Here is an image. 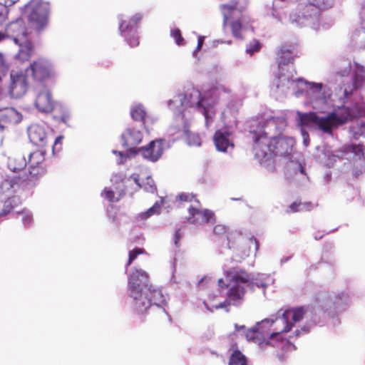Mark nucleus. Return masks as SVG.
Segmentation results:
<instances>
[{
  "label": "nucleus",
  "instance_id": "nucleus-53",
  "mask_svg": "<svg viewBox=\"0 0 365 365\" xmlns=\"http://www.w3.org/2000/svg\"><path fill=\"white\" fill-rule=\"evenodd\" d=\"M231 302H232V300H230L228 297H227V299L225 300V302H221L219 304L216 305L215 306V308L216 309H220V308H225L228 306H230L231 304Z\"/></svg>",
  "mask_w": 365,
  "mask_h": 365
},
{
  "label": "nucleus",
  "instance_id": "nucleus-15",
  "mask_svg": "<svg viewBox=\"0 0 365 365\" xmlns=\"http://www.w3.org/2000/svg\"><path fill=\"white\" fill-rule=\"evenodd\" d=\"M164 140L162 139L152 140L146 146L139 148L138 152L143 158L153 161H157L163 153Z\"/></svg>",
  "mask_w": 365,
  "mask_h": 365
},
{
  "label": "nucleus",
  "instance_id": "nucleus-41",
  "mask_svg": "<svg viewBox=\"0 0 365 365\" xmlns=\"http://www.w3.org/2000/svg\"><path fill=\"white\" fill-rule=\"evenodd\" d=\"M160 207L155 203L153 207H150L147 211L141 213V217L143 219H148L152 215L159 212Z\"/></svg>",
  "mask_w": 365,
  "mask_h": 365
},
{
  "label": "nucleus",
  "instance_id": "nucleus-43",
  "mask_svg": "<svg viewBox=\"0 0 365 365\" xmlns=\"http://www.w3.org/2000/svg\"><path fill=\"white\" fill-rule=\"evenodd\" d=\"M9 70V66L6 62L4 56L0 53V73L5 74Z\"/></svg>",
  "mask_w": 365,
  "mask_h": 365
},
{
  "label": "nucleus",
  "instance_id": "nucleus-45",
  "mask_svg": "<svg viewBox=\"0 0 365 365\" xmlns=\"http://www.w3.org/2000/svg\"><path fill=\"white\" fill-rule=\"evenodd\" d=\"M178 198L182 202H192L193 200H195V197L193 195L188 193H181L178 195Z\"/></svg>",
  "mask_w": 365,
  "mask_h": 365
},
{
  "label": "nucleus",
  "instance_id": "nucleus-13",
  "mask_svg": "<svg viewBox=\"0 0 365 365\" xmlns=\"http://www.w3.org/2000/svg\"><path fill=\"white\" fill-rule=\"evenodd\" d=\"M5 30L8 38L13 39L15 43H20L27 39L26 27L21 19L9 23Z\"/></svg>",
  "mask_w": 365,
  "mask_h": 365
},
{
  "label": "nucleus",
  "instance_id": "nucleus-28",
  "mask_svg": "<svg viewBox=\"0 0 365 365\" xmlns=\"http://www.w3.org/2000/svg\"><path fill=\"white\" fill-rule=\"evenodd\" d=\"M21 202L19 197L13 196L9 197L4 201L3 210L4 214L7 215L11 211H13L15 208H16L19 205H21Z\"/></svg>",
  "mask_w": 365,
  "mask_h": 365
},
{
  "label": "nucleus",
  "instance_id": "nucleus-51",
  "mask_svg": "<svg viewBox=\"0 0 365 365\" xmlns=\"http://www.w3.org/2000/svg\"><path fill=\"white\" fill-rule=\"evenodd\" d=\"M182 237V233L181 232L180 229H178L175 231V235H174V243L176 247H179L180 241Z\"/></svg>",
  "mask_w": 365,
  "mask_h": 365
},
{
  "label": "nucleus",
  "instance_id": "nucleus-18",
  "mask_svg": "<svg viewBox=\"0 0 365 365\" xmlns=\"http://www.w3.org/2000/svg\"><path fill=\"white\" fill-rule=\"evenodd\" d=\"M30 140L36 145H45L48 135L44 128L38 124L31 125L28 130Z\"/></svg>",
  "mask_w": 365,
  "mask_h": 365
},
{
  "label": "nucleus",
  "instance_id": "nucleus-57",
  "mask_svg": "<svg viewBox=\"0 0 365 365\" xmlns=\"http://www.w3.org/2000/svg\"><path fill=\"white\" fill-rule=\"evenodd\" d=\"M249 242L250 244H253L255 245V250L257 251L259 249V243L257 241V240L255 237H252L249 239Z\"/></svg>",
  "mask_w": 365,
  "mask_h": 365
},
{
  "label": "nucleus",
  "instance_id": "nucleus-3",
  "mask_svg": "<svg viewBox=\"0 0 365 365\" xmlns=\"http://www.w3.org/2000/svg\"><path fill=\"white\" fill-rule=\"evenodd\" d=\"M220 10L223 16V26H229L232 36L242 39L243 37L241 31L250 22L249 16L245 14L244 8L239 6L237 1H232L221 4Z\"/></svg>",
  "mask_w": 365,
  "mask_h": 365
},
{
  "label": "nucleus",
  "instance_id": "nucleus-5",
  "mask_svg": "<svg viewBox=\"0 0 365 365\" xmlns=\"http://www.w3.org/2000/svg\"><path fill=\"white\" fill-rule=\"evenodd\" d=\"M277 61L278 64L279 73L277 78L279 83L277 87L284 86L289 83H293L296 71L294 68L295 58L298 57L295 53V46L294 45H282L277 52Z\"/></svg>",
  "mask_w": 365,
  "mask_h": 365
},
{
  "label": "nucleus",
  "instance_id": "nucleus-10",
  "mask_svg": "<svg viewBox=\"0 0 365 365\" xmlns=\"http://www.w3.org/2000/svg\"><path fill=\"white\" fill-rule=\"evenodd\" d=\"M321 11L308 1L307 4H302L294 11L289 14V21L292 24L302 26L309 20L318 19Z\"/></svg>",
  "mask_w": 365,
  "mask_h": 365
},
{
  "label": "nucleus",
  "instance_id": "nucleus-11",
  "mask_svg": "<svg viewBox=\"0 0 365 365\" xmlns=\"http://www.w3.org/2000/svg\"><path fill=\"white\" fill-rule=\"evenodd\" d=\"M9 93L11 97L18 98L26 94L28 90V82L26 75L20 72L10 74Z\"/></svg>",
  "mask_w": 365,
  "mask_h": 365
},
{
  "label": "nucleus",
  "instance_id": "nucleus-31",
  "mask_svg": "<svg viewBox=\"0 0 365 365\" xmlns=\"http://www.w3.org/2000/svg\"><path fill=\"white\" fill-rule=\"evenodd\" d=\"M130 115L134 120L143 122L146 117V112L143 106H136L130 110Z\"/></svg>",
  "mask_w": 365,
  "mask_h": 365
},
{
  "label": "nucleus",
  "instance_id": "nucleus-34",
  "mask_svg": "<svg viewBox=\"0 0 365 365\" xmlns=\"http://www.w3.org/2000/svg\"><path fill=\"white\" fill-rule=\"evenodd\" d=\"M195 210H201L200 209L195 208L192 206H190L188 208L189 217H187V220L191 224H198L200 225V220L202 217V214H197Z\"/></svg>",
  "mask_w": 365,
  "mask_h": 365
},
{
  "label": "nucleus",
  "instance_id": "nucleus-16",
  "mask_svg": "<svg viewBox=\"0 0 365 365\" xmlns=\"http://www.w3.org/2000/svg\"><path fill=\"white\" fill-rule=\"evenodd\" d=\"M306 310L303 307L285 310L280 318V320L284 325L283 331L289 332L292 329L293 324L289 321L290 317H292L294 322H298L303 319Z\"/></svg>",
  "mask_w": 365,
  "mask_h": 365
},
{
  "label": "nucleus",
  "instance_id": "nucleus-33",
  "mask_svg": "<svg viewBox=\"0 0 365 365\" xmlns=\"http://www.w3.org/2000/svg\"><path fill=\"white\" fill-rule=\"evenodd\" d=\"M194 212H195L197 214H202L200 225L208 223L215 220L214 212L208 209H205L202 210H195Z\"/></svg>",
  "mask_w": 365,
  "mask_h": 365
},
{
  "label": "nucleus",
  "instance_id": "nucleus-59",
  "mask_svg": "<svg viewBox=\"0 0 365 365\" xmlns=\"http://www.w3.org/2000/svg\"><path fill=\"white\" fill-rule=\"evenodd\" d=\"M6 38H8V36L6 35V30L4 32L0 31V42L5 40Z\"/></svg>",
  "mask_w": 365,
  "mask_h": 365
},
{
  "label": "nucleus",
  "instance_id": "nucleus-37",
  "mask_svg": "<svg viewBox=\"0 0 365 365\" xmlns=\"http://www.w3.org/2000/svg\"><path fill=\"white\" fill-rule=\"evenodd\" d=\"M210 92L211 96H216V98H218L222 92H223V93H230V89L227 88L224 85L218 84V85L212 87L210 90Z\"/></svg>",
  "mask_w": 365,
  "mask_h": 365
},
{
  "label": "nucleus",
  "instance_id": "nucleus-46",
  "mask_svg": "<svg viewBox=\"0 0 365 365\" xmlns=\"http://www.w3.org/2000/svg\"><path fill=\"white\" fill-rule=\"evenodd\" d=\"M213 232L216 235L218 236L225 235L227 232V227L222 225H217L215 226Z\"/></svg>",
  "mask_w": 365,
  "mask_h": 365
},
{
  "label": "nucleus",
  "instance_id": "nucleus-47",
  "mask_svg": "<svg viewBox=\"0 0 365 365\" xmlns=\"http://www.w3.org/2000/svg\"><path fill=\"white\" fill-rule=\"evenodd\" d=\"M298 203L300 204L299 208H300L301 212L310 211L313 208V205L311 202H302L299 201Z\"/></svg>",
  "mask_w": 365,
  "mask_h": 365
},
{
  "label": "nucleus",
  "instance_id": "nucleus-6",
  "mask_svg": "<svg viewBox=\"0 0 365 365\" xmlns=\"http://www.w3.org/2000/svg\"><path fill=\"white\" fill-rule=\"evenodd\" d=\"M30 27L39 32L48 24L49 4L42 0H31L24 6Z\"/></svg>",
  "mask_w": 365,
  "mask_h": 365
},
{
  "label": "nucleus",
  "instance_id": "nucleus-2",
  "mask_svg": "<svg viewBox=\"0 0 365 365\" xmlns=\"http://www.w3.org/2000/svg\"><path fill=\"white\" fill-rule=\"evenodd\" d=\"M294 145V138L279 135L270 137L267 143L255 145L254 150L256 157L259 160L266 162L272 160L275 155L289 158Z\"/></svg>",
  "mask_w": 365,
  "mask_h": 365
},
{
  "label": "nucleus",
  "instance_id": "nucleus-27",
  "mask_svg": "<svg viewBox=\"0 0 365 365\" xmlns=\"http://www.w3.org/2000/svg\"><path fill=\"white\" fill-rule=\"evenodd\" d=\"M286 333L283 331V329L279 331L272 332L269 334L268 339L264 340V345L266 346H277L278 344H282L284 341L282 334Z\"/></svg>",
  "mask_w": 365,
  "mask_h": 365
},
{
  "label": "nucleus",
  "instance_id": "nucleus-35",
  "mask_svg": "<svg viewBox=\"0 0 365 365\" xmlns=\"http://www.w3.org/2000/svg\"><path fill=\"white\" fill-rule=\"evenodd\" d=\"M145 250L143 248L135 247L133 250H130L128 253V260L125 265V268L130 266L133 262L137 258V257L140 255L144 254Z\"/></svg>",
  "mask_w": 365,
  "mask_h": 365
},
{
  "label": "nucleus",
  "instance_id": "nucleus-39",
  "mask_svg": "<svg viewBox=\"0 0 365 365\" xmlns=\"http://www.w3.org/2000/svg\"><path fill=\"white\" fill-rule=\"evenodd\" d=\"M261 49V44L259 41L254 40L249 45V47L247 48L246 51L250 55H252L256 52H258Z\"/></svg>",
  "mask_w": 365,
  "mask_h": 365
},
{
  "label": "nucleus",
  "instance_id": "nucleus-14",
  "mask_svg": "<svg viewBox=\"0 0 365 365\" xmlns=\"http://www.w3.org/2000/svg\"><path fill=\"white\" fill-rule=\"evenodd\" d=\"M361 113V109L357 104H355L351 107H338L336 110L332 111V113L334 114L335 119L339 126L346 123L349 120H351L354 118L360 116Z\"/></svg>",
  "mask_w": 365,
  "mask_h": 365
},
{
  "label": "nucleus",
  "instance_id": "nucleus-44",
  "mask_svg": "<svg viewBox=\"0 0 365 365\" xmlns=\"http://www.w3.org/2000/svg\"><path fill=\"white\" fill-rule=\"evenodd\" d=\"M20 214V212H18ZM21 214L23 215L22 220L24 225H29L32 221L31 215L26 210H24L21 212Z\"/></svg>",
  "mask_w": 365,
  "mask_h": 365
},
{
  "label": "nucleus",
  "instance_id": "nucleus-56",
  "mask_svg": "<svg viewBox=\"0 0 365 365\" xmlns=\"http://www.w3.org/2000/svg\"><path fill=\"white\" fill-rule=\"evenodd\" d=\"M6 16V9L5 7L0 6V22L3 21L5 19Z\"/></svg>",
  "mask_w": 365,
  "mask_h": 365
},
{
  "label": "nucleus",
  "instance_id": "nucleus-62",
  "mask_svg": "<svg viewBox=\"0 0 365 365\" xmlns=\"http://www.w3.org/2000/svg\"><path fill=\"white\" fill-rule=\"evenodd\" d=\"M218 283H219V285H220L221 287H222V288H223V287H230L229 284H225V286H224V285H222V284H224V282H223V280H222V279H220L218 280Z\"/></svg>",
  "mask_w": 365,
  "mask_h": 365
},
{
  "label": "nucleus",
  "instance_id": "nucleus-55",
  "mask_svg": "<svg viewBox=\"0 0 365 365\" xmlns=\"http://www.w3.org/2000/svg\"><path fill=\"white\" fill-rule=\"evenodd\" d=\"M204 43V37L203 36H199L197 39V45L196 48V51H200Z\"/></svg>",
  "mask_w": 365,
  "mask_h": 365
},
{
  "label": "nucleus",
  "instance_id": "nucleus-61",
  "mask_svg": "<svg viewBox=\"0 0 365 365\" xmlns=\"http://www.w3.org/2000/svg\"><path fill=\"white\" fill-rule=\"evenodd\" d=\"M63 139V137L62 136H58L56 139H55V142H54V145H57L58 143H60L61 141Z\"/></svg>",
  "mask_w": 365,
  "mask_h": 365
},
{
  "label": "nucleus",
  "instance_id": "nucleus-17",
  "mask_svg": "<svg viewBox=\"0 0 365 365\" xmlns=\"http://www.w3.org/2000/svg\"><path fill=\"white\" fill-rule=\"evenodd\" d=\"M36 108L42 113H49L53 108V101L51 93L47 88L38 92L35 101Z\"/></svg>",
  "mask_w": 365,
  "mask_h": 365
},
{
  "label": "nucleus",
  "instance_id": "nucleus-1",
  "mask_svg": "<svg viewBox=\"0 0 365 365\" xmlns=\"http://www.w3.org/2000/svg\"><path fill=\"white\" fill-rule=\"evenodd\" d=\"M148 281V274L142 269H135L128 278V293L133 299L132 308L134 312L139 314H145L151 307H157L162 312L165 309L163 305L165 299L162 291Z\"/></svg>",
  "mask_w": 365,
  "mask_h": 365
},
{
  "label": "nucleus",
  "instance_id": "nucleus-58",
  "mask_svg": "<svg viewBox=\"0 0 365 365\" xmlns=\"http://www.w3.org/2000/svg\"><path fill=\"white\" fill-rule=\"evenodd\" d=\"M355 68L362 73L365 72V67L362 65L359 64L358 63H354Z\"/></svg>",
  "mask_w": 365,
  "mask_h": 365
},
{
  "label": "nucleus",
  "instance_id": "nucleus-26",
  "mask_svg": "<svg viewBox=\"0 0 365 365\" xmlns=\"http://www.w3.org/2000/svg\"><path fill=\"white\" fill-rule=\"evenodd\" d=\"M228 365H247V359L240 350L233 349L229 358Z\"/></svg>",
  "mask_w": 365,
  "mask_h": 365
},
{
  "label": "nucleus",
  "instance_id": "nucleus-7",
  "mask_svg": "<svg viewBox=\"0 0 365 365\" xmlns=\"http://www.w3.org/2000/svg\"><path fill=\"white\" fill-rule=\"evenodd\" d=\"M299 115L302 125L309 126L312 124L315 125L319 130L329 135H331L333 129L339 126L334 114L332 112L322 117L317 115L314 112L299 113Z\"/></svg>",
  "mask_w": 365,
  "mask_h": 365
},
{
  "label": "nucleus",
  "instance_id": "nucleus-49",
  "mask_svg": "<svg viewBox=\"0 0 365 365\" xmlns=\"http://www.w3.org/2000/svg\"><path fill=\"white\" fill-rule=\"evenodd\" d=\"M299 207H300V204L298 203V202H297V201L294 202L292 204H291L289 206V207L286 212L287 213L301 212Z\"/></svg>",
  "mask_w": 365,
  "mask_h": 365
},
{
  "label": "nucleus",
  "instance_id": "nucleus-20",
  "mask_svg": "<svg viewBox=\"0 0 365 365\" xmlns=\"http://www.w3.org/2000/svg\"><path fill=\"white\" fill-rule=\"evenodd\" d=\"M179 99L182 101V105L188 107L201 108L202 98L201 93L198 90L192 89L186 94H180L178 96Z\"/></svg>",
  "mask_w": 365,
  "mask_h": 365
},
{
  "label": "nucleus",
  "instance_id": "nucleus-48",
  "mask_svg": "<svg viewBox=\"0 0 365 365\" xmlns=\"http://www.w3.org/2000/svg\"><path fill=\"white\" fill-rule=\"evenodd\" d=\"M127 41H128V43L131 46V47H135L139 45V39H138V37L135 36V35H132L129 37H128L126 38Z\"/></svg>",
  "mask_w": 365,
  "mask_h": 365
},
{
  "label": "nucleus",
  "instance_id": "nucleus-30",
  "mask_svg": "<svg viewBox=\"0 0 365 365\" xmlns=\"http://www.w3.org/2000/svg\"><path fill=\"white\" fill-rule=\"evenodd\" d=\"M307 1L315 6L321 12L331 8L334 5V0H307Z\"/></svg>",
  "mask_w": 365,
  "mask_h": 365
},
{
  "label": "nucleus",
  "instance_id": "nucleus-63",
  "mask_svg": "<svg viewBox=\"0 0 365 365\" xmlns=\"http://www.w3.org/2000/svg\"><path fill=\"white\" fill-rule=\"evenodd\" d=\"M322 237H323V235H320V234L318 232V233H316V234L314 235V239H315L316 240H318L322 239Z\"/></svg>",
  "mask_w": 365,
  "mask_h": 365
},
{
  "label": "nucleus",
  "instance_id": "nucleus-4",
  "mask_svg": "<svg viewBox=\"0 0 365 365\" xmlns=\"http://www.w3.org/2000/svg\"><path fill=\"white\" fill-rule=\"evenodd\" d=\"M225 276L230 285L227 297L234 305H239L244 299L247 287L252 284L250 275L245 269L232 267L225 272Z\"/></svg>",
  "mask_w": 365,
  "mask_h": 365
},
{
  "label": "nucleus",
  "instance_id": "nucleus-64",
  "mask_svg": "<svg viewBox=\"0 0 365 365\" xmlns=\"http://www.w3.org/2000/svg\"><path fill=\"white\" fill-rule=\"evenodd\" d=\"M16 1H18V0H5V2L9 5H12L15 4Z\"/></svg>",
  "mask_w": 365,
  "mask_h": 365
},
{
  "label": "nucleus",
  "instance_id": "nucleus-24",
  "mask_svg": "<svg viewBox=\"0 0 365 365\" xmlns=\"http://www.w3.org/2000/svg\"><path fill=\"white\" fill-rule=\"evenodd\" d=\"M365 84V78L364 76L354 73L352 77V86L351 88H344V94L346 98H349L356 90L361 88Z\"/></svg>",
  "mask_w": 365,
  "mask_h": 365
},
{
  "label": "nucleus",
  "instance_id": "nucleus-9",
  "mask_svg": "<svg viewBox=\"0 0 365 365\" xmlns=\"http://www.w3.org/2000/svg\"><path fill=\"white\" fill-rule=\"evenodd\" d=\"M27 70L31 71L34 81L39 85H43L55 77V71L51 64L44 59L34 61Z\"/></svg>",
  "mask_w": 365,
  "mask_h": 365
},
{
  "label": "nucleus",
  "instance_id": "nucleus-25",
  "mask_svg": "<svg viewBox=\"0 0 365 365\" xmlns=\"http://www.w3.org/2000/svg\"><path fill=\"white\" fill-rule=\"evenodd\" d=\"M27 165V162L24 156L16 155L10 158L8 163L9 169L14 172H17L23 170Z\"/></svg>",
  "mask_w": 365,
  "mask_h": 365
},
{
  "label": "nucleus",
  "instance_id": "nucleus-54",
  "mask_svg": "<svg viewBox=\"0 0 365 365\" xmlns=\"http://www.w3.org/2000/svg\"><path fill=\"white\" fill-rule=\"evenodd\" d=\"M70 118H71L70 113L68 112H66L65 113H63L62 115H61L59 117V119L63 123H67V122L69 120Z\"/></svg>",
  "mask_w": 365,
  "mask_h": 365
},
{
  "label": "nucleus",
  "instance_id": "nucleus-23",
  "mask_svg": "<svg viewBox=\"0 0 365 365\" xmlns=\"http://www.w3.org/2000/svg\"><path fill=\"white\" fill-rule=\"evenodd\" d=\"M19 46V52L16 55V58L21 62L29 61L34 53V48L31 41L28 39L16 43Z\"/></svg>",
  "mask_w": 365,
  "mask_h": 365
},
{
  "label": "nucleus",
  "instance_id": "nucleus-22",
  "mask_svg": "<svg viewBox=\"0 0 365 365\" xmlns=\"http://www.w3.org/2000/svg\"><path fill=\"white\" fill-rule=\"evenodd\" d=\"M44 160V155L39 150L31 153L29 155L27 165L29 168V173L32 176L38 175L39 172L38 165Z\"/></svg>",
  "mask_w": 365,
  "mask_h": 365
},
{
  "label": "nucleus",
  "instance_id": "nucleus-29",
  "mask_svg": "<svg viewBox=\"0 0 365 365\" xmlns=\"http://www.w3.org/2000/svg\"><path fill=\"white\" fill-rule=\"evenodd\" d=\"M343 150L344 153H351L354 154L355 158L361 159L364 157V148L362 145H345L343 147Z\"/></svg>",
  "mask_w": 365,
  "mask_h": 365
},
{
  "label": "nucleus",
  "instance_id": "nucleus-21",
  "mask_svg": "<svg viewBox=\"0 0 365 365\" xmlns=\"http://www.w3.org/2000/svg\"><path fill=\"white\" fill-rule=\"evenodd\" d=\"M269 321L265 319L257 323L255 327L250 329L246 332V338L248 341H252L259 344L264 345L265 339L263 337V327L265 324H269Z\"/></svg>",
  "mask_w": 365,
  "mask_h": 365
},
{
  "label": "nucleus",
  "instance_id": "nucleus-42",
  "mask_svg": "<svg viewBox=\"0 0 365 365\" xmlns=\"http://www.w3.org/2000/svg\"><path fill=\"white\" fill-rule=\"evenodd\" d=\"M351 70V63L350 61H347L346 65L344 66L343 69H339L337 71V74L341 77L347 76Z\"/></svg>",
  "mask_w": 365,
  "mask_h": 365
},
{
  "label": "nucleus",
  "instance_id": "nucleus-36",
  "mask_svg": "<svg viewBox=\"0 0 365 365\" xmlns=\"http://www.w3.org/2000/svg\"><path fill=\"white\" fill-rule=\"evenodd\" d=\"M347 301L348 295L346 294L341 292L340 294H336L334 300V308L338 309L339 307H341L342 306L346 304Z\"/></svg>",
  "mask_w": 365,
  "mask_h": 365
},
{
  "label": "nucleus",
  "instance_id": "nucleus-60",
  "mask_svg": "<svg viewBox=\"0 0 365 365\" xmlns=\"http://www.w3.org/2000/svg\"><path fill=\"white\" fill-rule=\"evenodd\" d=\"M128 25H125L124 26V22H122L120 25H119V29L120 31V32H123L125 31V30L128 28Z\"/></svg>",
  "mask_w": 365,
  "mask_h": 365
},
{
  "label": "nucleus",
  "instance_id": "nucleus-12",
  "mask_svg": "<svg viewBox=\"0 0 365 365\" xmlns=\"http://www.w3.org/2000/svg\"><path fill=\"white\" fill-rule=\"evenodd\" d=\"M213 142L216 149L222 153H227L235 147L234 137L228 130H217L213 135Z\"/></svg>",
  "mask_w": 365,
  "mask_h": 365
},
{
  "label": "nucleus",
  "instance_id": "nucleus-40",
  "mask_svg": "<svg viewBox=\"0 0 365 365\" xmlns=\"http://www.w3.org/2000/svg\"><path fill=\"white\" fill-rule=\"evenodd\" d=\"M171 36L175 39V43L178 46H181L183 43L184 38L181 35V31L179 29H173L170 31Z\"/></svg>",
  "mask_w": 365,
  "mask_h": 365
},
{
  "label": "nucleus",
  "instance_id": "nucleus-19",
  "mask_svg": "<svg viewBox=\"0 0 365 365\" xmlns=\"http://www.w3.org/2000/svg\"><path fill=\"white\" fill-rule=\"evenodd\" d=\"M123 145L131 149L140 143L143 135L140 131L133 128H128L121 135Z\"/></svg>",
  "mask_w": 365,
  "mask_h": 365
},
{
  "label": "nucleus",
  "instance_id": "nucleus-52",
  "mask_svg": "<svg viewBox=\"0 0 365 365\" xmlns=\"http://www.w3.org/2000/svg\"><path fill=\"white\" fill-rule=\"evenodd\" d=\"M141 19L142 16L140 14H135L130 19L129 24L130 26H135L141 21Z\"/></svg>",
  "mask_w": 365,
  "mask_h": 365
},
{
  "label": "nucleus",
  "instance_id": "nucleus-38",
  "mask_svg": "<svg viewBox=\"0 0 365 365\" xmlns=\"http://www.w3.org/2000/svg\"><path fill=\"white\" fill-rule=\"evenodd\" d=\"M147 180H148V182L146 185H143V189L146 191L153 192L154 190H155L154 182H153V179H151L150 178H148ZM135 182L138 185L139 187H143V186L139 182L138 178H135Z\"/></svg>",
  "mask_w": 365,
  "mask_h": 365
},
{
  "label": "nucleus",
  "instance_id": "nucleus-8",
  "mask_svg": "<svg viewBox=\"0 0 365 365\" xmlns=\"http://www.w3.org/2000/svg\"><path fill=\"white\" fill-rule=\"evenodd\" d=\"M284 120L279 117H270L258 123V130L254 131L253 140L255 145L267 143L269 140V135H274L280 132V125Z\"/></svg>",
  "mask_w": 365,
  "mask_h": 365
},
{
  "label": "nucleus",
  "instance_id": "nucleus-50",
  "mask_svg": "<svg viewBox=\"0 0 365 365\" xmlns=\"http://www.w3.org/2000/svg\"><path fill=\"white\" fill-rule=\"evenodd\" d=\"M103 192L105 193L106 197L108 200L110 202L115 201V193L114 192L110 189L105 188L103 190Z\"/></svg>",
  "mask_w": 365,
  "mask_h": 365
},
{
  "label": "nucleus",
  "instance_id": "nucleus-32",
  "mask_svg": "<svg viewBox=\"0 0 365 365\" xmlns=\"http://www.w3.org/2000/svg\"><path fill=\"white\" fill-rule=\"evenodd\" d=\"M185 135L186 141L188 145L191 146H200L201 145V138L198 134L187 130H185Z\"/></svg>",
  "mask_w": 365,
  "mask_h": 365
}]
</instances>
